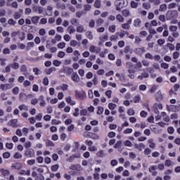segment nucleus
<instances>
[{"label": "nucleus", "mask_w": 180, "mask_h": 180, "mask_svg": "<svg viewBox=\"0 0 180 180\" xmlns=\"http://www.w3.org/2000/svg\"><path fill=\"white\" fill-rule=\"evenodd\" d=\"M166 16L169 20L176 19L178 17V11L176 10L169 11L167 12Z\"/></svg>", "instance_id": "nucleus-1"}, {"label": "nucleus", "mask_w": 180, "mask_h": 180, "mask_svg": "<svg viewBox=\"0 0 180 180\" xmlns=\"http://www.w3.org/2000/svg\"><path fill=\"white\" fill-rule=\"evenodd\" d=\"M75 94L76 99H80L81 101H83L86 97L84 91H75Z\"/></svg>", "instance_id": "nucleus-2"}, {"label": "nucleus", "mask_w": 180, "mask_h": 180, "mask_svg": "<svg viewBox=\"0 0 180 180\" xmlns=\"http://www.w3.org/2000/svg\"><path fill=\"white\" fill-rule=\"evenodd\" d=\"M24 155L26 156L27 158H34L35 156L34 150L32 148H29L25 150V152H24Z\"/></svg>", "instance_id": "nucleus-3"}, {"label": "nucleus", "mask_w": 180, "mask_h": 180, "mask_svg": "<svg viewBox=\"0 0 180 180\" xmlns=\"http://www.w3.org/2000/svg\"><path fill=\"white\" fill-rule=\"evenodd\" d=\"M134 52L138 56H142L146 53V49L145 47L136 48L134 49Z\"/></svg>", "instance_id": "nucleus-4"}, {"label": "nucleus", "mask_w": 180, "mask_h": 180, "mask_svg": "<svg viewBox=\"0 0 180 180\" xmlns=\"http://www.w3.org/2000/svg\"><path fill=\"white\" fill-rule=\"evenodd\" d=\"M126 66L128 69V72H129V74H134L135 73V70H134V65L131 63V62H127L126 63Z\"/></svg>", "instance_id": "nucleus-5"}, {"label": "nucleus", "mask_w": 180, "mask_h": 180, "mask_svg": "<svg viewBox=\"0 0 180 180\" xmlns=\"http://www.w3.org/2000/svg\"><path fill=\"white\" fill-rule=\"evenodd\" d=\"M69 169L72 171L80 172L82 170V168L80 165H72L71 166L69 167Z\"/></svg>", "instance_id": "nucleus-6"}, {"label": "nucleus", "mask_w": 180, "mask_h": 180, "mask_svg": "<svg viewBox=\"0 0 180 180\" xmlns=\"http://www.w3.org/2000/svg\"><path fill=\"white\" fill-rule=\"evenodd\" d=\"M63 72L66 74V75H71L73 73V68L65 67L63 68Z\"/></svg>", "instance_id": "nucleus-7"}, {"label": "nucleus", "mask_w": 180, "mask_h": 180, "mask_svg": "<svg viewBox=\"0 0 180 180\" xmlns=\"http://www.w3.org/2000/svg\"><path fill=\"white\" fill-rule=\"evenodd\" d=\"M71 79L72 80L73 82L75 83H78L80 81L79 76L77 72H73L72 76H71Z\"/></svg>", "instance_id": "nucleus-8"}, {"label": "nucleus", "mask_w": 180, "mask_h": 180, "mask_svg": "<svg viewBox=\"0 0 180 180\" xmlns=\"http://www.w3.org/2000/svg\"><path fill=\"white\" fill-rule=\"evenodd\" d=\"M11 89H12V85H11L9 83L0 85V89L3 90L4 91Z\"/></svg>", "instance_id": "nucleus-9"}, {"label": "nucleus", "mask_w": 180, "mask_h": 180, "mask_svg": "<svg viewBox=\"0 0 180 180\" xmlns=\"http://www.w3.org/2000/svg\"><path fill=\"white\" fill-rule=\"evenodd\" d=\"M155 98L158 102H161L164 99V96L162 94L161 91H157Z\"/></svg>", "instance_id": "nucleus-10"}, {"label": "nucleus", "mask_w": 180, "mask_h": 180, "mask_svg": "<svg viewBox=\"0 0 180 180\" xmlns=\"http://www.w3.org/2000/svg\"><path fill=\"white\" fill-rule=\"evenodd\" d=\"M22 168V163L20 162H15V163H13L11 165V169H15L17 170H20Z\"/></svg>", "instance_id": "nucleus-11"}, {"label": "nucleus", "mask_w": 180, "mask_h": 180, "mask_svg": "<svg viewBox=\"0 0 180 180\" xmlns=\"http://www.w3.org/2000/svg\"><path fill=\"white\" fill-rule=\"evenodd\" d=\"M34 12H39V14H41L43 11H44V8L40 6H34L33 7Z\"/></svg>", "instance_id": "nucleus-12"}, {"label": "nucleus", "mask_w": 180, "mask_h": 180, "mask_svg": "<svg viewBox=\"0 0 180 180\" xmlns=\"http://www.w3.org/2000/svg\"><path fill=\"white\" fill-rule=\"evenodd\" d=\"M56 71H57V68H56L54 67H51V68H49V69H46L45 72H46V75H51V74L53 72H56Z\"/></svg>", "instance_id": "nucleus-13"}, {"label": "nucleus", "mask_w": 180, "mask_h": 180, "mask_svg": "<svg viewBox=\"0 0 180 180\" xmlns=\"http://www.w3.org/2000/svg\"><path fill=\"white\" fill-rule=\"evenodd\" d=\"M134 148H136L139 151H142L143 149L146 148L145 144L139 143V144H134Z\"/></svg>", "instance_id": "nucleus-14"}, {"label": "nucleus", "mask_w": 180, "mask_h": 180, "mask_svg": "<svg viewBox=\"0 0 180 180\" xmlns=\"http://www.w3.org/2000/svg\"><path fill=\"white\" fill-rule=\"evenodd\" d=\"M141 20L139 18H136V20H134V23L133 25L136 27H139L140 26H141Z\"/></svg>", "instance_id": "nucleus-15"}, {"label": "nucleus", "mask_w": 180, "mask_h": 180, "mask_svg": "<svg viewBox=\"0 0 180 180\" xmlns=\"http://www.w3.org/2000/svg\"><path fill=\"white\" fill-rule=\"evenodd\" d=\"M10 126L13 128H17L18 127V119H13L10 121Z\"/></svg>", "instance_id": "nucleus-16"}, {"label": "nucleus", "mask_w": 180, "mask_h": 180, "mask_svg": "<svg viewBox=\"0 0 180 180\" xmlns=\"http://www.w3.org/2000/svg\"><path fill=\"white\" fill-rule=\"evenodd\" d=\"M156 166L153 165L149 168V171L152 173L153 176L158 175V172H155Z\"/></svg>", "instance_id": "nucleus-17"}, {"label": "nucleus", "mask_w": 180, "mask_h": 180, "mask_svg": "<svg viewBox=\"0 0 180 180\" xmlns=\"http://www.w3.org/2000/svg\"><path fill=\"white\" fill-rule=\"evenodd\" d=\"M0 172L4 176H8L10 175V172L8 169H1Z\"/></svg>", "instance_id": "nucleus-18"}, {"label": "nucleus", "mask_w": 180, "mask_h": 180, "mask_svg": "<svg viewBox=\"0 0 180 180\" xmlns=\"http://www.w3.org/2000/svg\"><path fill=\"white\" fill-rule=\"evenodd\" d=\"M101 51V48H97L96 49V47H95L94 45H91V47H90V52L91 53H99Z\"/></svg>", "instance_id": "nucleus-19"}, {"label": "nucleus", "mask_w": 180, "mask_h": 180, "mask_svg": "<svg viewBox=\"0 0 180 180\" xmlns=\"http://www.w3.org/2000/svg\"><path fill=\"white\" fill-rule=\"evenodd\" d=\"M80 158V154H77V155H72L71 157H69L68 159V161L69 162H73V160H75V158Z\"/></svg>", "instance_id": "nucleus-20"}, {"label": "nucleus", "mask_w": 180, "mask_h": 180, "mask_svg": "<svg viewBox=\"0 0 180 180\" xmlns=\"http://www.w3.org/2000/svg\"><path fill=\"white\" fill-rule=\"evenodd\" d=\"M148 77H149L148 73L144 72V73H142L141 75H138L137 79L142 80L143 79H146Z\"/></svg>", "instance_id": "nucleus-21"}, {"label": "nucleus", "mask_w": 180, "mask_h": 180, "mask_svg": "<svg viewBox=\"0 0 180 180\" xmlns=\"http://www.w3.org/2000/svg\"><path fill=\"white\" fill-rule=\"evenodd\" d=\"M167 10V5L165 4H160L159 11L160 12H164Z\"/></svg>", "instance_id": "nucleus-22"}, {"label": "nucleus", "mask_w": 180, "mask_h": 180, "mask_svg": "<svg viewBox=\"0 0 180 180\" xmlns=\"http://www.w3.org/2000/svg\"><path fill=\"white\" fill-rule=\"evenodd\" d=\"M39 20V16H34V17L31 18V22H32V23L34 25L38 24Z\"/></svg>", "instance_id": "nucleus-23"}, {"label": "nucleus", "mask_w": 180, "mask_h": 180, "mask_svg": "<svg viewBox=\"0 0 180 180\" xmlns=\"http://www.w3.org/2000/svg\"><path fill=\"white\" fill-rule=\"evenodd\" d=\"M153 139H149V140H148V143L150 144V145H149V148H150L154 149V148H155L156 145H155V143L154 142H153Z\"/></svg>", "instance_id": "nucleus-24"}, {"label": "nucleus", "mask_w": 180, "mask_h": 180, "mask_svg": "<svg viewBox=\"0 0 180 180\" xmlns=\"http://www.w3.org/2000/svg\"><path fill=\"white\" fill-rule=\"evenodd\" d=\"M122 15L124 18L129 17L130 15L129 10V9H123V11H122Z\"/></svg>", "instance_id": "nucleus-25"}, {"label": "nucleus", "mask_w": 180, "mask_h": 180, "mask_svg": "<svg viewBox=\"0 0 180 180\" xmlns=\"http://www.w3.org/2000/svg\"><path fill=\"white\" fill-rule=\"evenodd\" d=\"M89 137H90V139H94V140L99 139V136H98L97 134H96L94 133H90V134H89Z\"/></svg>", "instance_id": "nucleus-26"}, {"label": "nucleus", "mask_w": 180, "mask_h": 180, "mask_svg": "<svg viewBox=\"0 0 180 180\" xmlns=\"http://www.w3.org/2000/svg\"><path fill=\"white\" fill-rule=\"evenodd\" d=\"M9 66L13 68V70H18L19 68V63H13L9 65Z\"/></svg>", "instance_id": "nucleus-27"}, {"label": "nucleus", "mask_w": 180, "mask_h": 180, "mask_svg": "<svg viewBox=\"0 0 180 180\" xmlns=\"http://www.w3.org/2000/svg\"><path fill=\"white\" fill-rule=\"evenodd\" d=\"M45 143H46V147H54L55 146L54 143H53V141H51V140H46Z\"/></svg>", "instance_id": "nucleus-28"}, {"label": "nucleus", "mask_w": 180, "mask_h": 180, "mask_svg": "<svg viewBox=\"0 0 180 180\" xmlns=\"http://www.w3.org/2000/svg\"><path fill=\"white\" fill-rule=\"evenodd\" d=\"M101 6V0H96L94 2V7L97 9H100Z\"/></svg>", "instance_id": "nucleus-29"}, {"label": "nucleus", "mask_w": 180, "mask_h": 180, "mask_svg": "<svg viewBox=\"0 0 180 180\" xmlns=\"http://www.w3.org/2000/svg\"><path fill=\"white\" fill-rule=\"evenodd\" d=\"M76 32H77L79 33H83L84 32H85L83 25H79L77 27V28H76Z\"/></svg>", "instance_id": "nucleus-30"}, {"label": "nucleus", "mask_w": 180, "mask_h": 180, "mask_svg": "<svg viewBox=\"0 0 180 180\" xmlns=\"http://www.w3.org/2000/svg\"><path fill=\"white\" fill-rule=\"evenodd\" d=\"M142 68V63L141 62H138L134 65V70H139Z\"/></svg>", "instance_id": "nucleus-31"}, {"label": "nucleus", "mask_w": 180, "mask_h": 180, "mask_svg": "<svg viewBox=\"0 0 180 180\" xmlns=\"http://www.w3.org/2000/svg\"><path fill=\"white\" fill-rule=\"evenodd\" d=\"M169 32H177L178 27L175 25H170L169 27Z\"/></svg>", "instance_id": "nucleus-32"}, {"label": "nucleus", "mask_w": 180, "mask_h": 180, "mask_svg": "<svg viewBox=\"0 0 180 180\" xmlns=\"http://www.w3.org/2000/svg\"><path fill=\"white\" fill-rule=\"evenodd\" d=\"M117 34H119V32H115V35H111L110 39V41H116L119 38V36H117Z\"/></svg>", "instance_id": "nucleus-33"}, {"label": "nucleus", "mask_w": 180, "mask_h": 180, "mask_svg": "<svg viewBox=\"0 0 180 180\" xmlns=\"http://www.w3.org/2000/svg\"><path fill=\"white\" fill-rule=\"evenodd\" d=\"M86 37H87L88 39H90V40L94 39V36L91 31H88L86 32Z\"/></svg>", "instance_id": "nucleus-34"}, {"label": "nucleus", "mask_w": 180, "mask_h": 180, "mask_svg": "<svg viewBox=\"0 0 180 180\" xmlns=\"http://www.w3.org/2000/svg\"><path fill=\"white\" fill-rule=\"evenodd\" d=\"M115 19H117L118 22H124V18L121 14H117V16L115 17Z\"/></svg>", "instance_id": "nucleus-35"}, {"label": "nucleus", "mask_w": 180, "mask_h": 180, "mask_svg": "<svg viewBox=\"0 0 180 180\" xmlns=\"http://www.w3.org/2000/svg\"><path fill=\"white\" fill-rule=\"evenodd\" d=\"M68 30L70 34H72L75 32V30L72 25L69 26Z\"/></svg>", "instance_id": "nucleus-36"}, {"label": "nucleus", "mask_w": 180, "mask_h": 180, "mask_svg": "<svg viewBox=\"0 0 180 180\" xmlns=\"http://www.w3.org/2000/svg\"><path fill=\"white\" fill-rule=\"evenodd\" d=\"M108 109H110V110H114L116 108L117 105L115 103H108Z\"/></svg>", "instance_id": "nucleus-37"}, {"label": "nucleus", "mask_w": 180, "mask_h": 180, "mask_svg": "<svg viewBox=\"0 0 180 180\" xmlns=\"http://www.w3.org/2000/svg\"><path fill=\"white\" fill-rule=\"evenodd\" d=\"M73 117H77L79 116V108H75V112L72 114Z\"/></svg>", "instance_id": "nucleus-38"}, {"label": "nucleus", "mask_w": 180, "mask_h": 180, "mask_svg": "<svg viewBox=\"0 0 180 180\" xmlns=\"http://www.w3.org/2000/svg\"><path fill=\"white\" fill-rule=\"evenodd\" d=\"M104 111V108L102 106H98V111H97V114L98 115H102Z\"/></svg>", "instance_id": "nucleus-39"}, {"label": "nucleus", "mask_w": 180, "mask_h": 180, "mask_svg": "<svg viewBox=\"0 0 180 180\" xmlns=\"http://www.w3.org/2000/svg\"><path fill=\"white\" fill-rule=\"evenodd\" d=\"M108 31H110L111 33H114L116 32V25H113L110 26V27H108Z\"/></svg>", "instance_id": "nucleus-40"}, {"label": "nucleus", "mask_w": 180, "mask_h": 180, "mask_svg": "<svg viewBox=\"0 0 180 180\" xmlns=\"http://www.w3.org/2000/svg\"><path fill=\"white\" fill-rule=\"evenodd\" d=\"M33 72L35 75H39L41 73V71L38 68H33Z\"/></svg>", "instance_id": "nucleus-41"}, {"label": "nucleus", "mask_w": 180, "mask_h": 180, "mask_svg": "<svg viewBox=\"0 0 180 180\" xmlns=\"http://www.w3.org/2000/svg\"><path fill=\"white\" fill-rule=\"evenodd\" d=\"M124 146L131 148V147H132L133 144H132L131 141L127 140L126 141H124Z\"/></svg>", "instance_id": "nucleus-42"}, {"label": "nucleus", "mask_w": 180, "mask_h": 180, "mask_svg": "<svg viewBox=\"0 0 180 180\" xmlns=\"http://www.w3.org/2000/svg\"><path fill=\"white\" fill-rule=\"evenodd\" d=\"M103 22H104V20L102 18H98V20H96V25H97V26L102 25Z\"/></svg>", "instance_id": "nucleus-43"}, {"label": "nucleus", "mask_w": 180, "mask_h": 180, "mask_svg": "<svg viewBox=\"0 0 180 180\" xmlns=\"http://www.w3.org/2000/svg\"><path fill=\"white\" fill-rule=\"evenodd\" d=\"M19 110H28V106L25 105V104L19 105Z\"/></svg>", "instance_id": "nucleus-44"}, {"label": "nucleus", "mask_w": 180, "mask_h": 180, "mask_svg": "<svg viewBox=\"0 0 180 180\" xmlns=\"http://www.w3.org/2000/svg\"><path fill=\"white\" fill-rule=\"evenodd\" d=\"M141 100V98L140 97L139 95L135 96L134 98V103H139Z\"/></svg>", "instance_id": "nucleus-45"}, {"label": "nucleus", "mask_w": 180, "mask_h": 180, "mask_svg": "<svg viewBox=\"0 0 180 180\" xmlns=\"http://www.w3.org/2000/svg\"><path fill=\"white\" fill-rule=\"evenodd\" d=\"M52 63L55 67H60L61 65V62L58 60H53Z\"/></svg>", "instance_id": "nucleus-46"}, {"label": "nucleus", "mask_w": 180, "mask_h": 180, "mask_svg": "<svg viewBox=\"0 0 180 180\" xmlns=\"http://www.w3.org/2000/svg\"><path fill=\"white\" fill-rule=\"evenodd\" d=\"M148 112L145 110H142L140 112V116L142 118H146V117H148Z\"/></svg>", "instance_id": "nucleus-47"}, {"label": "nucleus", "mask_w": 180, "mask_h": 180, "mask_svg": "<svg viewBox=\"0 0 180 180\" xmlns=\"http://www.w3.org/2000/svg\"><path fill=\"white\" fill-rule=\"evenodd\" d=\"M177 6V4L173 2V3H170L168 5V9H174L176 8V6Z\"/></svg>", "instance_id": "nucleus-48"}, {"label": "nucleus", "mask_w": 180, "mask_h": 180, "mask_svg": "<svg viewBox=\"0 0 180 180\" xmlns=\"http://www.w3.org/2000/svg\"><path fill=\"white\" fill-rule=\"evenodd\" d=\"M127 115H129V116L135 115V110H133L132 108L128 109Z\"/></svg>", "instance_id": "nucleus-49"}, {"label": "nucleus", "mask_w": 180, "mask_h": 180, "mask_svg": "<svg viewBox=\"0 0 180 180\" xmlns=\"http://www.w3.org/2000/svg\"><path fill=\"white\" fill-rule=\"evenodd\" d=\"M78 44V42L76 40H71V41H70V46H71L72 47H76Z\"/></svg>", "instance_id": "nucleus-50"}, {"label": "nucleus", "mask_w": 180, "mask_h": 180, "mask_svg": "<svg viewBox=\"0 0 180 180\" xmlns=\"http://www.w3.org/2000/svg\"><path fill=\"white\" fill-rule=\"evenodd\" d=\"M60 89L63 91H67L68 89V85L67 84H63L61 86H60Z\"/></svg>", "instance_id": "nucleus-51"}, {"label": "nucleus", "mask_w": 180, "mask_h": 180, "mask_svg": "<svg viewBox=\"0 0 180 180\" xmlns=\"http://www.w3.org/2000/svg\"><path fill=\"white\" fill-rule=\"evenodd\" d=\"M144 155H149L150 154H151L152 150L150 148H146V149H144Z\"/></svg>", "instance_id": "nucleus-52"}, {"label": "nucleus", "mask_w": 180, "mask_h": 180, "mask_svg": "<svg viewBox=\"0 0 180 180\" xmlns=\"http://www.w3.org/2000/svg\"><path fill=\"white\" fill-rule=\"evenodd\" d=\"M85 13H86L84 11L76 12V17H77L78 18H80L81 16L84 15Z\"/></svg>", "instance_id": "nucleus-53"}, {"label": "nucleus", "mask_w": 180, "mask_h": 180, "mask_svg": "<svg viewBox=\"0 0 180 180\" xmlns=\"http://www.w3.org/2000/svg\"><path fill=\"white\" fill-rule=\"evenodd\" d=\"M60 167L58 166V165H53L51 166V171L52 172H57L58 170V168Z\"/></svg>", "instance_id": "nucleus-54"}, {"label": "nucleus", "mask_w": 180, "mask_h": 180, "mask_svg": "<svg viewBox=\"0 0 180 180\" xmlns=\"http://www.w3.org/2000/svg\"><path fill=\"white\" fill-rule=\"evenodd\" d=\"M121 27H122V29L129 30L130 29V25L124 23L121 25Z\"/></svg>", "instance_id": "nucleus-55"}, {"label": "nucleus", "mask_w": 180, "mask_h": 180, "mask_svg": "<svg viewBox=\"0 0 180 180\" xmlns=\"http://www.w3.org/2000/svg\"><path fill=\"white\" fill-rule=\"evenodd\" d=\"M65 47V42H60L58 44V48L59 49H63Z\"/></svg>", "instance_id": "nucleus-56"}, {"label": "nucleus", "mask_w": 180, "mask_h": 180, "mask_svg": "<svg viewBox=\"0 0 180 180\" xmlns=\"http://www.w3.org/2000/svg\"><path fill=\"white\" fill-rule=\"evenodd\" d=\"M22 158V154H20L18 152L15 153V154L13 155V158L21 159Z\"/></svg>", "instance_id": "nucleus-57"}, {"label": "nucleus", "mask_w": 180, "mask_h": 180, "mask_svg": "<svg viewBox=\"0 0 180 180\" xmlns=\"http://www.w3.org/2000/svg\"><path fill=\"white\" fill-rule=\"evenodd\" d=\"M167 131L169 134H173L174 133V128L173 127H169Z\"/></svg>", "instance_id": "nucleus-58"}, {"label": "nucleus", "mask_w": 180, "mask_h": 180, "mask_svg": "<svg viewBox=\"0 0 180 180\" xmlns=\"http://www.w3.org/2000/svg\"><path fill=\"white\" fill-rule=\"evenodd\" d=\"M10 156H11V154L9 152H4L3 153V158H4V159H8L10 158Z\"/></svg>", "instance_id": "nucleus-59"}, {"label": "nucleus", "mask_w": 180, "mask_h": 180, "mask_svg": "<svg viewBox=\"0 0 180 180\" xmlns=\"http://www.w3.org/2000/svg\"><path fill=\"white\" fill-rule=\"evenodd\" d=\"M87 113H88V111L86 109H82L81 111H80V115L81 116H86L87 115Z\"/></svg>", "instance_id": "nucleus-60"}, {"label": "nucleus", "mask_w": 180, "mask_h": 180, "mask_svg": "<svg viewBox=\"0 0 180 180\" xmlns=\"http://www.w3.org/2000/svg\"><path fill=\"white\" fill-rule=\"evenodd\" d=\"M143 7L144 9H146V10H149L151 8V6H150V4L148 3H143Z\"/></svg>", "instance_id": "nucleus-61"}, {"label": "nucleus", "mask_w": 180, "mask_h": 180, "mask_svg": "<svg viewBox=\"0 0 180 180\" xmlns=\"http://www.w3.org/2000/svg\"><path fill=\"white\" fill-rule=\"evenodd\" d=\"M65 56V53L63 51H59L58 53V57L60 58H63Z\"/></svg>", "instance_id": "nucleus-62"}, {"label": "nucleus", "mask_w": 180, "mask_h": 180, "mask_svg": "<svg viewBox=\"0 0 180 180\" xmlns=\"http://www.w3.org/2000/svg\"><path fill=\"white\" fill-rule=\"evenodd\" d=\"M6 148L9 149V150H12L13 148V144L12 143H7L6 144Z\"/></svg>", "instance_id": "nucleus-63"}, {"label": "nucleus", "mask_w": 180, "mask_h": 180, "mask_svg": "<svg viewBox=\"0 0 180 180\" xmlns=\"http://www.w3.org/2000/svg\"><path fill=\"white\" fill-rule=\"evenodd\" d=\"M35 180H44V176L43 174H39L38 176L36 177Z\"/></svg>", "instance_id": "nucleus-64"}]
</instances>
